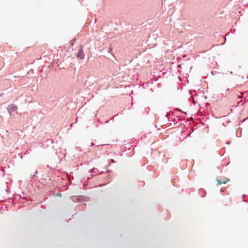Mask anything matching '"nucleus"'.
Masks as SVG:
<instances>
[{"instance_id": "nucleus-1", "label": "nucleus", "mask_w": 248, "mask_h": 248, "mask_svg": "<svg viewBox=\"0 0 248 248\" xmlns=\"http://www.w3.org/2000/svg\"><path fill=\"white\" fill-rule=\"evenodd\" d=\"M77 58L82 60L84 58V54L83 52V46L82 45H80L79 46V49L78 53L76 54Z\"/></svg>"}, {"instance_id": "nucleus-2", "label": "nucleus", "mask_w": 248, "mask_h": 248, "mask_svg": "<svg viewBox=\"0 0 248 248\" xmlns=\"http://www.w3.org/2000/svg\"><path fill=\"white\" fill-rule=\"evenodd\" d=\"M217 181L218 185H221V184H226L229 181V179L223 177H220V178H217Z\"/></svg>"}, {"instance_id": "nucleus-3", "label": "nucleus", "mask_w": 248, "mask_h": 248, "mask_svg": "<svg viewBox=\"0 0 248 248\" xmlns=\"http://www.w3.org/2000/svg\"><path fill=\"white\" fill-rule=\"evenodd\" d=\"M17 109V107L14 104H11L8 106L7 108L8 111L10 115L12 112L15 111Z\"/></svg>"}]
</instances>
